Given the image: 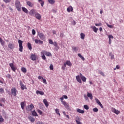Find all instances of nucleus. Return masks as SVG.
Masks as SVG:
<instances>
[{
  "mask_svg": "<svg viewBox=\"0 0 124 124\" xmlns=\"http://www.w3.org/2000/svg\"><path fill=\"white\" fill-rule=\"evenodd\" d=\"M32 116H34V117H37L38 116L37 113L35 112V110L32 111Z\"/></svg>",
  "mask_w": 124,
  "mask_h": 124,
  "instance_id": "obj_36",
  "label": "nucleus"
},
{
  "mask_svg": "<svg viewBox=\"0 0 124 124\" xmlns=\"http://www.w3.org/2000/svg\"><path fill=\"white\" fill-rule=\"evenodd\" d=\"M43 103L45 104L46 107V108H48V107L49 106V102H48L47 99H44L43 100Z\"/></svg>",
  "mask_w": 124,
  "mask_h": 124,
  "instance_id": "obj_14",
  "label": "nucleus"
},
{
  "mask_svg": "<svg viewBox=\"0 0 124 124\" xmlns=\"http://www.w3.org/2000/svg\"><path fill=\"white\" fill-rule=\"evenodd\" d=\"M91 28L93 30L94 32H95V33L97 32V31H98V28H96L95 26H91Z\"/></svg>",
  "mask_w": 124,
  "mask_h": 124,
  "instance_id": "obj_19",
  "label": "nucleus"
},
{
  "mask_svg": "<svg viewBox=\"0 0 124 124\" xmlns=\"http://www.w3.org/2000/svg\"><path fill=\"white\" fill-rule=\"evenodd\" d=\"M38 105L40 107V109H43V107H44V105L42 103H39Z\"/></svg>",
  "mask_w": 124,
  "mask_h": 124,
  "instance_id": "obj_29",
  "label": "nucleus"
},
{
  "mask_svg": "<svg viewBox=\"0 0 124 124\" xmlns=\"http://www.w3.org/2000/svg\"><path fill=\"white\" fill-rule=\"evenodd\" d=\"M21 70L24 73H26V72H27V69H26L25 67H22L21 68Z\"/></svg>",
  "mask_w": 124,
  "mask_h": 124,
  "instance_id": "obj_39",
  "label": "nucleus"
},
{
  "mask_svg": "<svg viewBox=\"0 0 124 124\" xmlns=\"http://www.w3.org/2000/svg\"><path fill=\"white\" fill-rule=\"evenodd\" d=\"M18 44H19V51L20 52H23V41L21 40H18Z\"/></svg>",
  "mask_w": 124,
  "mask_h": 124,
  "instance_id": "obj_4",
  "label": "nucleus"
},
{
  "mask_svg": "<svg viewBox=\"0 0 124 124\" xmlns=\"http://www.w3.org/2000/svg\"><path fill=\"white\" fill-rule=\"evenodd\" d=\"M55 112L57 115H59V116H61V114L60 113V110L58 108L55 109Z\"/></svg>",
  "mask_w": 124,
  "mask_h": 124,
  "instance_id": "obj_33",
  "label": "nucleus"
},
{
  "mask_svg": "<svg viewBox=\"0 0 124 124\" xmlns=\"http://www.w3.org/2000/svg\"><path fill=\"white\" fill-rule=\"evenodd\" d=\"M20 105L22 110H24L25 108V103L24 102H21Z\"/></svg>",
  "mask_w": 124,
  "mask_h": 124,
  "instance_id": "obj_30",
  "label": "nucleus"
},
{
  "mask_svg": "<svg viewBox=\"0 0 124 124\" xmlns=\"http://www.w3.org/2000/svg\"><path fill=\"white\" fill-rule=\"evenodd\" d=\"M66 67V65L65 63H64L63 65H62V70H65Z\"/></svg>",
  "mask_w": 124,
  "mask_h": 124,
  "instance_id": "obj_40",
  "label": "nucleus"
},
{
  "mask_svg": "<svg viewBox=\"0 0 124 124\" xmlns=\"http://www.w3.org/2000/svg\"><path fill=\"white\" fill-rule=\"evenodd\" d=\"M84 109H86V110H89V106H88L87 105H85L84 106Z\"/></svg>",
  "mask_w": 124,
  "mask_h": 124,
  "instance_id": "obj_49",
  "label": "nucleus"
},
{
  "mask_svg": "<svg viewBox=\"0 0 124 124\" xmlns=\"http://www.w3.org/2000/svg\"><path fill=\"white\" fill-rule=\"evenodd\" d=\"M28 119L30 121V122H31V123H34L35 121V119L31 116H29Z\"/></svg>",
  "mask_w": 124,
  "mask_h": 124,
  "instance_id": "obj_20",
  "label": "nucleus"
},
{
  "mask_svg": "<svg viewBox=\"0 0 124 124\" xmlns=\"http://www.w3.org/2000/svg\"><path fill=\"white\" fill-rule=\"evenodd\" d=\"M0 43L1 44V45H2V46H4V44L5 43L4 41H3V40H2V38H1L0 37Z\"/></svg>",
  "mask_w": 124,
  "mask_h": 124,
  "instance_id": "obj_26",
  "label": "nucleus"
},
{
  "mask_svg": "<svg viewBox=\"0 0 124 124\" xmlns=\"http://www.w3.org/2000/svg\"><path fill=\"white\" fill-rule=\"evenodd\" d=\"M43 77H42V76L38 77V79H39V80H43Z\"/></svg>",
  "mask_w": 124,
  "mask_h": 124,
  "instance_id": "obj_60",
  "label": "nucleus"
},
{
  "mask_svg": "<svg viewBox=\"0 0 124 124\" xmlns=\"http://www.w3.org/2000/svg\"><path fill=\"white\" fill-rule=\"evenodd\" d=\"M76 122L77 123V124H82V123L77 120H76Z\"/></svg>",
  "mask_w": 124,
  "mask_h": 124,
  "instance_id": "obj_64",
  "label": "nucleus"
},
{
  "mask_svg": "<svg viewBox=\"0 0 124 124\" xmlns=\"http://www.w3.org/2000/svg\"><path fill=\"white\" fill-rule=\"evenodd\" d=\"M4 93V90L3 89V88H0V93Z\"/></svg>",
  "mask_w": 124,
  "mask_h": 124,
  "instance_id": "obj_48",
  "label": "nucleus"
},
{
  "mask_svg": "<svg viewBox=\"0 0 124 124\" xmlns=\"http://www.w3.org/2000/svg\"><path fill=\"white\" fill-rule=\"evenodd\" d=\"M95 26H96V27H99L100 26H102V24L101 23H95Z\"/></svg>",
  "mask_w": 124,
  "mask_h": 124,
  "instance_id": "obj_44",
  "label": "nucleus"
},
{
  "mask_svg": "<svg viewBox=\"0 0 124 124\" xmlns=\"http://www.w3.org/2000/svg\"><path fill=\"white\" fill-rule=\"evenodd\" d=\"M93 112H98V108H93Z\"/></svg>",
  "mask_w": 124,
  "mask_h": 124,
  "instance_id": "obj_52",
  "label": "nucleus"
},
{
  "mask_svg": "<svg viewBox=\"0 0 124 124\" xmlns=\"http://www.w3.org/2000/svg\"><path fill=\"white\" fill-rule=\"evenodd\" d=\"M95 101H96V103H97V104H98V105H99L102 109H103V108H104L103 107V105H102V104H101V103L100 102V101H99V100H98V99L95 98Z\"/></svg>",
  "mask_w": 124,
  "mask_h": 124,
  "instance_id": "obj_12",
  "label": "nucleus"
},
{
  "mask_svg": "<svg viewBox=\"0 0 124 124\" xmlns=\"http://www.w3.org/2000/svg\"><path fill=\"white\" fill-rule=\"evenodd\" d=\"M36 93L37 94H40L41 95H44V92H42V91H39L38 90H37L36 92Z\"/></svg>",
  "mask_w": 124,
  "mask_h": 124,
  "instance_id": "obj_22",
  "label": "nucleus"
},
{
  "mask_svg": "<svg viewBox=\"0 0 124 124\" xmlns=\"http://www.w3.org/2000/svg\"><path fill=\"white\" fill-rule=\"evenodd\" d=\"M6 77L7 78H9V79H10L11 78V75H10V74H8L7 75Z\"/></svg>",
  "mask_w": 124,
  "mask_h": 124,
  "instance_id": "obj_62",
  "label": "nucleus"
},
{
  "mask_svg": "<svg viewBox=\"0 0 124 124\" xmlns=\"http://www.w3.org/2000/svg\"><path fill=\"white\" fill-rule=\"evenodd\" d=\"M48 1L50 4H54L55 3V0H48Z\"/></svg>",
  "mask_w": 124,
  "mask_h": 124,
  "instance_id": "obj_38",
  "label": "nucleus"
},
{
  "mask_svg": "<svg viewBox=\"0 0 124 124\" xmlns=\"http://www.w3.org/2000/svg\"><path fill=\"white\" fill-rule=\"evenodd\" d=\"M20 86L21 87V89L22 91H24V90H27L28 88H27V86L23 83V82L22 80H20L19 81Z\"/></svg>",
  "mask_w": 124,
  "mask_h": 124,
  "instance_id": "obj_5",
  "label": "nucleus"
},
{
  "mask_svg": "<svg viewBox=\"0 0 124 124\" xmlns=\"http://www.w3.org/2000/svg\"><path fill=\"white\" fill-rule=\"evenodd\" d=\"M72 49L75 51V52L78 51V47H76V46H72Z\"/></svg>",
  "mask_w": 124,
  "mask_h": 124,
  "instance_id": "obj_35",
  "label": "nucleus"
},
{
  "mask_svg": "<svg viewBox=\"0 0 124 124\" xmlns=\"http://www.w3.org/2000/svg\"><path fill=\"white\" fill-rule=\"evenodd\" d=\"M26 3L30 7H33L34 6V4L30 1H28Z\"/></svg>",
  "mask_w": 124,
  "mask_h": 124,
  "instance_id": "obj_16",
  "label": "nucleus"
},
{
  "mask_svg": "<svg viewBox=\"0 0 124 124\" xmlns=\"http://www.w3.org/2000/svg\"><path fill=\"white\" fill-rule=\"evenodd\" d=\"M85 35L83 33H81L80 34V38L81 39H85Z\"/></svg>",
  "mask_w": 124,
  "mask_h": 124,
  "instance_id": "obj_34",
  "label": "nucleus"
},
{
  "mask_svg": "<svg viewBox=\"0 0 124 124\" xmlns=\"http://www.w3.org/2000/svg\"><path fill=\"white\" fill-rule=\"evenodd\" d=\"M34 108V106L32 104H31L30 105L28 106L27 107V111H31L32 109Z\"/></svg>",
  "mask_w": 124,
  "mask_h": 124,
  "instance_id": "obj_9",
  "label": "nucleus"
},
{
  "mask_svg": "<svg viewBox=\"0 0 124 124\" xmlns=\"http://www.w3.org/2000/svg\"><path fill=\"white\" fill-rule=\"evenodd\" d=\"M82 77H84V76H83V75L81 73L79 74V76H77L76 77L77 82H78L80 84H82V80H81Z\"/></svg>",
  "mask_w": 124,
  "mask_h": 124,
  "instance_id": "obj_3",
  "label": "nucleus"
},
{
  "mask_svg": "<svg viewBox=\"0 0 124 124\" xmlns=\"http://www.w3.org/2000/svg\"><path fill=\"white\" fill-rule=\"evenodd\" d=\"M35 17L38 20H40V19H41V15H40V14L38 13H35Z\"/></svg>",
  "mask_w": 124,
  "mask_h": 124,
  "instance_id": "obj_13",
  "label": "nucleus"
},
{
  "mask_svg": "<svg viewBox=\"0 0 124 124\" xmlns=\"http://www.w3.org/2000/svg\"><path fill=\"white\" fill-rule=\"evenodd\" d=\"M16 7L18 11H21V3L20 1L16 0L15 2Z\"/></svg>",
  "mask_w": 124,
  "mask_h": 124,
  "instance_id": "obj_2",
  "label": "nucleus"
},
{
  "mask_svg": "<svg viewBox=\"0 0 124 124\" xmlns=\"http://www.w3.org/2000/svg\"><path fill=\"white\" fill-rule=\"evenodd\" d=\"M99 74H100V75H102V76H105L104 73H103L102 71H99Z\"/></svg>",
  "mask_w": 124,
  "mask_h": 124,
  "instance_id": "obj_53",
  "label": "nucleus"
},
{
  "mask_svg": "<svg viewBox=\"0 0 124 124\" xmlns=\"http://www.w3.org/2000/svg\"><path fill=\"white\" fill-rule=\"evenodd\" d=\"M34 41L36 44H38V43H39V44H43V41H41V40L35 39Z\"/></svg>",
  "mask_w": 124,
  "mask_h": 124,
  "instance_id": "obj_15",
  "label": "nucleus"
},
{
  "mask_svg": "<svg viewBox=\"0 0 124 124\" xmlns=\"http://www.w3.org/2000/svg\"><path fill=\"white\" fill-rule=\"evenodd\" d=\"M38 113H39L40 115H42L43 112L42 111H41L40 109H38L37 110Z\"/></svg>",
  "mask_w": 124,
  "mask_h": 124,
  "instance_id": "obj_57",
  "label": "nucleus"
},
{
  "mask_svg": "<svg viewBox=\"0 0 124 124\" xmlns=\"http://www.w3.org/2000/svg\"><path fill=\"white\" fill-rule=\"evenodd\" d=\"M4 122V119L2 117V116L0 115V123H3Z\"/></svg>",
  "mask_w": 124,
  "mask_h": 124,
  "instance_id": "obj_37",
  "label": "nucleus"
},
{
  "mask_svg": "<svg viewBox=\"0 0 124 124\" xmlns=\"http://www.w3.org/2000/svg\"><path fill=\"white\" fill-rule=\"evenodd\" d=\"M38 35L41 40H44V41H45V35H44V34L39 32H38Z\"/></svg>",
  "mask_w": 124,
  "mask_h": 124,
  "instance_id": "obj_6",
  "label": "nucleus"
},
{
  "mask_svg": "<svg viewBox=\"0 0 124 124\" xmlns=\"http://www.w3.org/2000/svg\"><path fill=\"white\" fill-rule=\"evenodd\" d=\"M39 2H40L41 5L42 7L44 5V1L43 0H38Z\"/></svg>",
  "mask_w": 124,
  "mask_h": 124,
  "instance_id": "obj_32",
  "label": "nucleus"
},
{
  "mask_svg": "<svg viewBox=\"0 0 124 124\" xmlns=\"http://www.w3.org/2000/svg\"><path fill=\"white\" fill-rule=\"evenodd\" d=\"M106 25L108 28H110V29H113V28H114L113 25H109L108 23H106Z\"/></svg>",
  "mask_w": 124,
  "mask_h": 124,
  "instance_id": "obj_41",
  "label": "nucleus"
},
{
  "mask_svg": "<svg viewBox=\"0 0 124 124\" xmlns=\"http://www.w3.org/2000/svg\"><path fill=\"white\" fill-rule=\"evenodd\" d=\"M4 2H10V1H11V0H3Z\"/></svg>",
  "mask_w": 124,
  "mask_h": 124,
  "instance_id": "obj_63",
  "label": "nucleus"
},
{
  "mask_svg": "<svg viewBox=\"0 0 124 124\" xmlns=\"http://www.w3.org/2000/svg\"><path fill=\"white\" fill-rule=\"evenodd\" d=\"M27 46L29 50H31V49H32V47H31V45L30 43H28Z\"/></svg>",
  "mask_w": 124,
  "mask_h": 124,
  "instance_id": "obj_31",
  "label": "nucleus"
},
{
  "mask_svg": "<svg viewBox=\"0 0 124 124\" xmlns=\"http://www.w3.org/2000/svg\"><path fill=\"white\" fill-rule=\"evenodd\" d=\"M43 82L44 83V84L47 85V81H46V79L45 78L43 79Z\"/></svg>",
  "mask_w": 124,
  "mask_h": 124,
  "instance_id": "obj_54",
  "label": "nucleus"
},
{
  "mask_svg": "<svg viewBox=\"0 0 124 124\" xmlns=\"http://www.w3.org/2000/svg\"><path fill=\"white\" fill-rule=\"evenodd\" d=\"M78 57H79L80 58H81V59L82 61H85V58H84V57H83V56H82V55H81V54L78 53Z\"/></svg>",
  "mask_w": 124,
  "mask_h": 124,
  "instance_id": "obj_28",
  "label": "nucleus"
},
{
  "mask_svg": "<svg viewBox=\"0 0 124 124\" xmlns=\"http://www.w3.org/2000/svg\"><path fill=\"white\" fill-rule=\"evenodd\" d=\"M0 101H1V102H5V99L3 98H2L0 99Z\"/></svg>",
  "mask_w": 124,
  "mask_h": 124,
  "instance_id": "obj_61",
  "label": "nucleus"
},
{
  "mask_svg": "<svg viewBox=\"0 0 124 124\" xmlns=\"http://www.w3.org/2000/svg\"><path fill=\"white\" fill-rule=\"evenodd\" d=\"M35 10H34V9H32L31 10L30 12H29V15L31 16H33V15H34V14H35Z\"/></svg>",
  "mask_w": 124,
  "mask_h": 124,
  "instance_id": "obj_17",
  "label": "nucleus"
},
{
  "mask_svg": "<svg viewBox=\"0 0 124 124\" xmlns=\"http://www.w3.org/2000/svg\"><path fill=\"white\" fill-rule=\"evenodd\" d=\"M48 42H49V44H51V45H53V44H54V42H53V41L51 39H49L48 40Z\"/></svg>",
  "mask_w": 124,
  "mask_h": 124,
  "instance_id": "obj_47",
  "label": "nucleus"
},
{
  "mask_svg": "<svg viewBox=\"0 0 124 124\" xmlns=\"http://www.w3.org/2000/svg\"><path fill=\"white\" fill-rule=\"evenodd\" d=\"M62 103L63 104V105H64L65 107H66V106L68 105V104H67L66 102L65 101H62Z\"/></svg>",
  "mask_w": 124,
  "mask_h": 124,
  "instance_id": "obj_42",
  "label": "nucleus"
},
{
  "mask_svg": "<svg viewBox=\"0 0 124 124\" xmlns=\"http://www.w3.org/2000/svg\"><path fill=\"white\" fill-rule=\"evenodd\" d=\"M111 111L113 113H114V114H116V115H119V114H120V113L119 110L116 109V108H111Z\"/></svg>",
  "mask_w": 124,
  "mask_h": 124,
  "instance_id": "obj_8",
  "label": "nucleus"
},
{
  "mask_svg": "<svg viewBox=\"0 0 124 124\" xmlns=\"http://www.w3.org/2000/svg\"><path fill=\"white\" fill-rule=\"evenodd\" d=\"M66 65H68V66H71L72 65V63L69 61H67L65 63Z\"/></svg>",
  "mask_w": 124,
  "mask_h": 124,
  "instance_id": "obj_24",
  "label": "nucleus"
},
{
  "mask_svg": "<svg viewBox=\"0 0 124 124\" xmlns=\"http://www.w3.org/2000/svg\"><path fill=\"white\" fill-rule=\"evenodd\" d=\"M82 81L83 82H86V80H87V78H86V77H83L81 78Z\"/></svg>",
  "mask_w": 124,
  "mask_h": 124,
  "instance_id": "obj_43",
  "label": "nucleus"
},
{
  "mask_svg": "<svg viewBox=\"0 0 124 124\" xmlns=\"http://www.w3.org/2000/svg\"><path fill=\"white\" fill-rule=\"evenodd\" d=\"M52 45H54L55 47H58V43H57V42H55L53 43V44Z\"/></svg>",
  "mask_w": 124,
  "mask_h": 124,
  "instance_id": "obj_58",
  "label": "nucleus"
},
{
  "mask_svg": "<svg viewBox=\"0 0 124 124\" xmlns=\"http://www.w3.org/2000/svg\"><path fill=\"white\" fill-rule=\"evenodd\" d=\"M84 97L85 99V100H89V98H88V95H86V94H84Z\"/></svg>",
  "mask_w": 124,
  "mask_h": 124,
  "instance_id": "obj_45",
  "label": "nucleus"
},
{
  "mask_svg": "<svg viewBox=\"0 0 124 124\" xmlns=\"http://www.w3.org/2000/svg\"><path fill=\"white\" fill-rule=\"evenodd\" d=\"M76 121H78V122H80L81 121V119H80V118H79V117L77 116L76 118Z\"/></svg>",
  "mask_w": 124,
  "mask_h": 124,
  "instance_id": "obj_55",
  "label": "nucleus"
},
{
  "mask_svg": "<svg viewBox=\"0 0 124 124\" xmlns=\"http://www.w3.org/2000/svg\"><path fill=\"white\" fill-rule=\"evenodd\" d=\"M8 47L9 49H11V50H13L15 48L14 44L13 43H10L8 44Z\"/></svg>",
  "mask_w": 124,
  "mask_h": 124,
  "instance_id": "obj_10",
  "label": "nucleus"
},
{
  "mask_svg": "<svg viewBox=\"0 0 124 124\" xmlns=\"http://www.w3.org/2000/svg\"><path fill=\"white\" fill-rule=\"evenodd\" d=\"M31 59L32 61H36L37 57L35 54H32L31 55Z\"/></svg>",
  "mask_w": 124,
  "mask_h": 124,
  "instance_id": "obj_18",
  "label": "nucleus"
},
{
  "mask_svg": "<svg viewBox=\"0 0 124 124\" xmlns=\"http://www.w3.org/2000/svg\"><path fill=\"white\" fill-rule=\"evenodd\" d=\"M11 93L14 96H16V95H17V89H16V88L12 89Z\"/></svg>",
  "mask_w": 124,
  "mask_h": 124,
  "instance_id": "obj_7",
  "label": "nucleus"
},
{
  "mask_svg": "<svg viewBox=\"0 0 124 124\" xmlns=\"http://www.w3.org/2000/svg\"><path fill=\"white\" fill-rule=\"evenodd\" d=\"M32 33L33 35H34L35 34V30H34V29H32Z\"/></svg>",
  "mask_w": 124,
  "mask_h": 124,
  "instance_id": "obj_59",
  "label": "nucleus"
},
{
  "mask_svg": "<svg viewBox=\"0 0 124 124\" xmlns=\"http://www.w3.org/2000/svg\"><path fill=\"white\" fill-rule=\"evenodd\" d=\"M109 56H110V58L111 60H113L114 59V54H112V53H109Z\"/></svg>",
  "mask_w": 124,
  "mask_h": 124,
  "instance_id": "obj_46",
  "label": "nucleus"
},
{
  "mask_svg": "<svg viewBox=\"0 0 124 124\" xmlns=\"http://www.w3.org/2000/svg\"><path fill=\"white\" fill-rule=\"evenodd\" d=\"M41 55L42 59L44 60V61H46V57L45 56V55L47 57H51L52 56V54L50 52H47L46 50H43L41 52Z\"/></svg>",
  "mask_w": 124,
  "mask_h": 124,
  "instance_id": "obj_1",
  "label": "nucleus"
},
{
  "mask_svg": "<svg viewBox=\"0 0 124 124\" xmlns=\"http://www.w3.org/2000/svg\"><path fill=\"white\" fill-rule=\"evenodd\" d=\"M67 11L70 12V11H73V8L72 6H70L67 8Z\"/></svg>",
  "mask_w": 124,
  "mask_h": 124,
  "instance_id": "obj_27",
  "label": "nucleus"
},
{
  "mask_svg": "<svg viewBox=\"0 0 124 124\" xmlns=\"http://www.w3.org/2000/svg\"><path fill=\"white\" fill-rule=\"evenodd\" d=\"M114 37L112 35H108V39H113Z\"/></svg>",
  "mask_w": 124,
  "mask_h": 124,
  "instance_id": "obj_56",
  "label": "nucleus"
},
{
  "mask_svg": "<svg viewBox=\"0 0 124 124\" xmlns=\"http://www.w3.org/2000/svg\"><path fill=\"white\" fill-rule=\"evenodd\" d=\"M22 11H23V12H25V13H26L27 14H28L29 11L28 10V9L23 7L22 8Z\"/></svg>",
  "mask_w": 124,
  "mask_h": 124,
  "instance_id": "obj_25",
  "label": "nucleus"
},
{
  "mask_svg": "<svg viewBox=\"0 0 124 124\" xmlns=\"http://www.w3.org/2000/svg\"><path fill=\"white\" fill-rule=\"evenodd\" d=\"M9 65H10L12 70H13V71H14V72H16V68L15 67V66H14V64L13 63H10L9 64Z\"/></svg>",
  "mask_w": 124,
  "mask_h": 124,
  "instance_id": "obj_11",
  "label": "nucleus"
},
{
  "mask_svg": "<svg viewBox=\"0 0 124 124\" xmlns=\"http://www.w3.org/2000/svg\"><path fill=\"white\" fill-rule=\"evenodd\" d=\"M87 96L89 97L91 100L93 99V94L90 93L89 92L87 93Z\"/></svg>",
  "mask_w": 124,
  "mask_h": 124,
  "instance_id": "obj_23",
  "label": "nucleus"
},
{
  "mask_svg": "<svg viewBox=\"0 0 124 124\" xmlns=\"http://www.w3.org/2000/svg\"><path fill=\"white\" fill-rule=\"evenodd\" d=\"M65 107L67 109V110H69V111H70V110H71V109L70 108V107H69V105H68Z\"/></svg>",
  "mask_w": 124,
  "mask_h": 124,
  "instance_id": "obj_50",
  "label": "nucleus"
},
{
  "mask_svg": "<svg viewBox=\"0 0 124 124\" xmlns=\"http://www.w3.org/2000/svg\"><path fill=\"white\" fill-rule=\"evenodd\" d=\"M77 112H78V113H80V114H84V113H85L84 110H81L80 108H77Z\"/></svg>",
  "mask_w": 124,
  "mask_h": 124,
  "instance_id": "obj_21",
  "label": "nucleus"
},
{
  "mask_svg": "<svg viewBox=\"0 0 124 124\" xmlns=\"http://www.w3.org/2000/svg\"><path fill=\"white\" fill-rule=\"evenodd\" d=\"M49 68L50 69V70H53L54 69V66H53V64H51L50 66H49Z\"/></svg>",
  "mask_w": 124,
  "mask_h": 124,
  "instance_id": "obj_51",
  "label": "nucleus"
}]
</instances>
